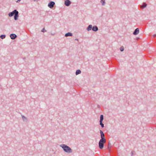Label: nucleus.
I'll return each mask as SVG.
<instances>
[{"mask_svg":"<svg viewBox=\"0 0 156 156\" xmlns=\"http://www.w3.org/2000/svg\"><path fill=\"white\" fill-rule=\"evenodd\" d=\"M10 37L11 39H14L17 37V36L15 34H10Z\"/></svg>","mask_w":156,"mask_h":156,"instance_id":"obj_10","label":"nucleus"},{"mask_svg":"<svg viewBox=\"0 0 156 156\" xmlns=\"http://www.w3.org/2000/svg\"><path fill=\"white\" fill-rule=\"evenodd\" d=\"M71 3V2L69 0H66L65 2V4L66 6H69Z\"/></svg>","mask_w":156,"mask_h":156,"instance_id":"obj_8","label":"nucleus"},{"mask_svg":"<svg viewBox=\"0 0 156 156\" xmlns=\"http://www.w3.org/2000/svg\"><path fill=\"white\" fill-rule=\"evenodd\" d=\"M17 12V11L15 9L12 12H10L9 14V16L10 17L12 16H13L14 15H15V13L16 12L15 11Z\"/></svg>","mask_w":156,"mask_h":156,"instance_id":"obj_7","label":"nucleus"},{"mask_svg":"<svg viewBox=\"0 0 156 156\" xmlns=\"http://www.w3.org/2000/svg\"><path fill=\"white\" fill-rule=\"evenodd\" d=\"M100 134H101V139H106L105 138V136L104 134V133L103 131L101 130H100Z\"/></svg>","mask_w":156,"mask_h":156,"instance_id":"obj_6","label":"nucleus"},{"mask_svg":"<svg viewBox=\"0 0 156 156\" xmlns=\"http://www.w3.org/2000/svg\"><path fill=\"white\" fill-rule=\"evenodd\" d=\"M75 40H76V41H78V39H75Z\"/></svg>","mask_w":156,"mask_h":156,"instance_id":"obj_23","label":"nucleus"},{"mask_svg":"<svg viewBox=\"0 0 156 156\" xmlns=\"http://www.w3.org/2000/svg\"><path fill=\"white\" fill-rule=\"evenodd\" d=\"M147 5V4L145 3H143L142 5L141 6L143 8H145Z\"/></svg>","mask_w":156,"mask_h":156,"instance_id":"obj_18","label":"nucleus"},{"mask_svg":"<svg viewBox=\"0 0 156 156\" xmlns=\"http://www.w3.org/2000/svg\"><path fill=\"white\" fill-rule=\"evenodd\" d=\"M52 34V35H54V34Z\"/></svg>","mask_w":156,"mask_h":156,"instance_id":"obj_26","label":"nucleus"},{"mask_svg":"<svg viewBox=\"0 0 156 156\" xmlns=\"http://www.w3.org/2000/svg\"><path fill=\"white\" fill-rule=\"evenodd\" d=\"M104 119V116L103 115H101L100 116V122H102Z\"/></svg>","mask_w":156,"mask_h":156,"instance_id":"obj_15","label":"nucleus"},{"mask_svg":"<svg viewBox=\"0 0 156 156\" xmlns=\"http://www.w3.org/2000/svg\"><path fill=\"white\" fill-rule=\"evenodd\" d=\"M100 125H101L102 128H103L104 127V124L102 123V122H100Z\"/></svg>","mask_w":156,"mask_h":156,"instance_id":"obj_19","label":"nucleus"},{"mask_svg":"<svg viewBox=\"0 0 156 156\" xmlns=\"http://www.w3.org/2000/svg\"><path fill=\"white\" fill-rule=\"evenodd\" d=\"M92 26L91 25H90L88 26L87 29L88 31H90L92 29Z\"/></svg>","mask_w":156,"mask_h":156,"instance_id":"obj_12","label":"nucleus"},{"mask_svg":"<svg viewBox=\"0 0 156 156\" xmlns=\"http://www.w3.org/2000/svg\"><path fill=\"white\" fill-rule=\"evenodd\" d=\"M60 146L62 148L63 150L68 153H72V150L70 147L64 144H62L60 145Z\"/></svg>","mask_w":156,"mask_h":156,"instance_id":"obj_1","label":"nucleus"},{"mask_svg":"<svg viewBox=\"0 0 156 156\" xmlns=\"http://www.w3.org/2000/svg\"><path fill=\"white\" fill-rule=\"evenodd\" d=\"M139 30L138 28L136 29L133 33V34L134 35H136L139 33Z\"/></svg>","mask_w":156,"mask_h":156,"instance_id":"obj_9","label":"nucleus"},{"mask_svg":"<svg viewBox=\"0 0 156 156\" xmlns=\"http://www.w3.org/2000/svg\"><path fill=\"white\" fill-rule=\"evenodd\" d=\"M41 32H45L46 31V30L44 28H43L41 30Z\"/></svg>","mask_w":156,"mask_h":156,"instance_id":"obj_22","label":"nucleus"},{"mask_svg":"<svg viewBox=\"0 0 156 156\" xmlns=\"http://www.w3.org/2000/svg\"><path fill=\"white\" fill-rule=\"evenodd\" d=\"M98 28L96 26H94L93 27L92 30L94 31H96L98 30Z\"/></svg>","mask_w":156,"mask_h":156,"instance_id":"obj_11","label":"nucleus"},{"mask_svg":"<svg viewBox=\"0 0 156 156\" xmlns=\"http://www.w3.org/2000/svg\"><path fill=\"white\" fill-rule=\"evenodd\" d=\"M131 153H132V154H133V151H132V152Z\"/></svg>","mask_w":156,"mask_h":156,"instance_id":"obj_24","label":"nucleus"},{"mask_svg":"<svg viewBox=\"0 0 156 156\" xmlns=\"http://www.w3.org/2000/svg\"><path fill=\"white\" fill-rule=\"evenodd\" d=\"M22 117L24 121L25 120L27 121V118L24 115H22Z\"/></svg>","mask_w":156,"mask_h":156,"instance_id":"obj_17","label":"nucleus"},{"mask_svg":"<svg viewBox=\"0 0 156 156\" xmlns=\"http://www.w3.org/2000/svg\"><path fill=\"white\" fill-rule=\"evenodd\" d=\"M81 73V71L80 70H79V69L77 70L76 71V75H77L79 74H80Z\"/></svg>","mask_w":156,"mask_h":156,"instance_id":"obj_14","label":"nucleus"},{"mask_svg":"<svg viewBox=\"0 0 156 156\" xmlns=\"http://www.w3.org/2000/svg\"><path fill=\"white\" fill-rule=\"evenodd\" d=\"M55 5V3L52 1L51 2L49 3L48 6L50 8H52Z\"/></svg>","mask_w":156,"mask_h":156,"instance_id":"obj_3","label":"nucleus"},{"mask_svg":"<svg viewBox=\"0 0 156 156\" xmlns=\"http://www.w3.org/2000/svg\"><path fill=\"white\" fill-rule=\"evenodd\" d=\"M106 142V139H101L99 142V147L100 149H102L104 145V144Z\"/></svg>","mask_w":156,"mask_h":156,"instance_id":"obj_2","label":"nucleus"},{"mask_svg":"<svg viewBox=\"0 0 156 156\" xmlns=\"http://www.w3.org/2000/svg\"><path fill=\"white\" fill-rule=\"evenodd\" d=\"M52 34V35H54V34Z\"/></svg>","mask_w":156,"mask_h":156,"instance_id":"obj_25","label":"nucleus"},{"mask_svg":"<svg viewBox=\"0 0 156 156\" xmlns=\"http://www.w3.org/2000/svg\"><path fill=\"white\" fill-rule=\"evenodd\" d=\"M101 2L102 3V5H104L105 3V0H101Z\"/></svg>","mask_w":156,"mask_h":156,"instance_id":"obj_16","label":"nucleus"},{"mask_svg":"<svg viewBox=\"0 0 156 156\" xmlns=\"http://www.w3.org/2000/svg\"><path fill=\"white\" fill-rule=\"evenodd\" d=\"M16 12L14 16V19L15 20H17L18 19L19 17L18 16V12L17 11V12L15 11Z\"/></svg>","mask_w":156,"mask_h":156,"instance_id":"obj_4","label":"nucleus"},{"mask_svg":"<svg viewBox=\"0 0 156 156\" xmlns=\"http://www.w3.org/2000/svg\"><path fill=\"white\" fill-rule=\"evenodd\" d=\"M121 51H123L124 50V48L123 46L121 47L120 49Z\"/></svg>","mask_w":156,"mask_h":156,"instance_id":"obj_21","label":"nucleus"},{"mask_svg":"<svg viewBox=\"0 0 156 156\" xmlns=\"http://www.w3.org/2000/svg\"><path fill=\"white\" fill-rule=\"evenodd\" d=\"M16 12L14 16V19L15 20H17L18 19L19 17L18 16V12L17 11V12L15 11Z\"/></svg>","mask_w":156,"mask_h":156,"instance_id":"obj_5","label":"nucleus"},{"mask_svg":"<svg viewBox=\"0 0 156 156\" xmlns=\"http://www.w3.org/2000/svg\"><path fill=\"white\" fill-rule=\"evenodd\" d=\"M72 36V33H70V32H68L67 33H66L65 34V36L66 37H67L68 36Z\"/></svg>","mask_w":156,"mask_h":156,"instance_id":"obj_13","label":"nucleus"},{"mask_svg":"<svg viewBox=\"0 0 156 156\" xmlns=\"http://www.w3.org/2000/svg\"><path fill=\"white\" fill-rule=\"evenodd\" d=\"M5 35H2L0 36V38L2 39L5 38Z\"/></svg>","mask_w":156,"mask_h":156,"instance_id":"obj_20","label":"nucleus"}]
</instances>
